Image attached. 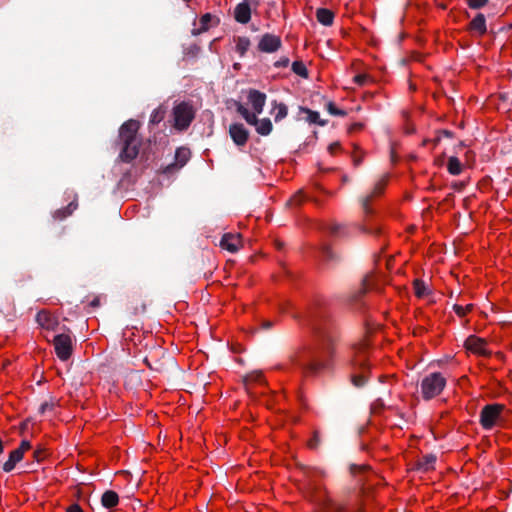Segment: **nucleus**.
Returning <instances> with one entry per match:
<instances>
[{"instance_id": "1", "label": "nucleus", "mask_w": 512, "mask_h": 512, "mask_svg": "<svg viewBox=\"0 0 512 512\" xmlns=\"http://www.w3.org/2000/svg\"><path fill=\"white\" fill-rule=\"evenodd\" d=\"M314 336L313 347H303L289 355L291 364L309 376H316L330 367L339 333L332 324H325L314 328Z\"/></svg>"}, {"instance_id": "2", "label": "nucleus", "mask_w": 512, "mask_h": 512, "mask_svg": "<svg viewBox=\"0 0 512 512\" xmlns=\"http://www.w3.org/2000/svg\"><path fill=\"white\" fill-rule=\"evenodd\" d=\"M140 123L137 120L130 119L124 122L119 129V139L122 143L120 159L123 162H131L139 154L141 141L137 137Z\"/></svg>"}, {"instance_id": "3", "label": "nucleus", "mask_w": 512, "mask_h": 512, "mask_svg": "<svg viewBox=\"0 0 512 512\" xmlns=\"http://www.w3.org/2000/svg\"><path fill=\"white\" fill-rule=\"evenodd\" d=\"M367 343L362 341L358 344L353 345V355L351 356L349 363L354 370H361L360 374H354L351 376V381L355 387H363L367 382L366 370L369 369L367 363Z\"/></svg>"}, {"instance_id": "4", "label": "nucleus", "mask_w": 512, "mask_h": 512, "mask_svg": "<svg viewBox=\"0 0 512 512\" xmlns=\"http://www.w3.org/2000/svg\"><path fill=\"white\" fill-rule=\"evenodd\" d=\"M446 386V379L440 372L425 376L421 382V393L425 400L438 396Z\"/></svg>"}, {"instance_id": "5", "label": "nucleus", "mask_w": 512, "mask_h": 512, "mask_svg": "<svg viewBox=\"0 0 512 512\" xmlns=\"http://www.w3.org/2000/svg\"><path fill=\"white\" fill-rule=\"evenodd\" d=\"M195 117V111L188 102H181L173 108L174 127L177 130H186Z\"/></svg>"}, {"instance_id": "6", "label": "nucleus", "mask_w": 512, "mask_h": 512, "mask_svg": "<svg viewBox=\"0 0 512 512\" xmlns=\"http://www.w3.org/2000/svg\"><path fill=\"white\" fill-rule=\"evenodd\" d=\"M504 409L505 406L503 404L495 403L485 405L480 411L479 421L481 426L486 430L492 429Z\"/></svg>"}, {"instance_id": "7", "label": "nucleus", "mask_w": 512, "mask_h": 512, "mask_svg": "<svg viewBox=\"0 0 512 512\" xmlns=\"http://www.w3.org/2000/svg\"><path fill=\"white\" fill-rule=\"evenodd\" d=\"M53 345L55 353L61 361H67L71 357L73 344L69 334L61 333L54 336Z\"/></svg>"}, {"instance_id": "8", "label": "nucleus", "mask_w": 512, "mask_h": 512, "mask_svg": "<svg viewBox=\"0 0 512 512\" xmlns=\"http://www.w3.org/2000/svg\"><path fill=\"white\" fill-rule=\"evenodd\" d=\"M320 253L323 262L328 268L334 269L343 262V256L339 252L333 250L329 244H322L320 247Z\"/></svg>"}, {"instance_id": "9", "label": "nucleus", "mask_w": 512, "mask_h": 512, "mask_svg": "<svg viewBox=\"0 0 512 512\" xmlns=\"http://www.w3.org/2000/svg\"><path fill=\"white\" fill-rule=\"evenodd\" d=\"M282 46V41L279 36L274 34H264L258 43V50L264 53H273L278 51Z\"/></svg>"}, {"instance_id": "10", "label": "nucleus", "mask_w": 512, "mask_h": 512, "mask_svg": "<svg viewBox=\"0 0 512 512\" xmlns=\"http://www.w3.org/2000/svg\"><path fill=\"white\" fill-rule=\"evenodd\" d=\"M190 158V150L186 147H179L175 151V161L167 165L164 169L165 173H172L182 168Z\"/></svg>"}, {"instance_id": "11", "label": "nucleus", "mask_w": 512, "mask_h": 512, "mask_svg": "<svg viewBox=\"0 0 512 512\" xmlns=\"http://www.w3.org/2000/svg\"><path fill=\"white\" fill-rule=\"evenodd\" d=\"M229 135L237 146H244L249 138V131L241 123H233L229 126Z\"/></svg>"}, {"instance_id": "12", "label": "nucleus", "mask_w": 512, "mask_h": 512, "mask_svg": "<svg viewBox=\"0 0 512 512\" xmlns=\"http://www.w3.org/2000/svg\"><path fill=\"white\" fill-rule=\"evenodd\" d=\"M247 98L254 110L253 114L256 116L261 114L266 103V94L256 89H250Z\"/></svg>"}, {"instance_id": "13", "label": "nucleus", "mask_w": 512, "mask_h": 512, "mask_svg": "<svg viewBox=\"0 0 512 512\" xmlns=\"http://www.w3.org/2000/svg\"><path fill=\"white\" fill-rule=\"evenodd\" d=\"M464 346L467 350L479 355L488 356L490 354L485 347L486 341L474 335L469 336L465 340Z\"/></svg>"}, {"instance_id": "14", "label": "nucleus", "mask_w": 512, "mask_h": 512, "mask_svg": "<svg viewBox=\"0 0 512 512\" xmlns=\"http://www.w3.org/2000/svg\"><path fill=\"white\" fill-rule=\"evenodd\" d=\"M36 322L44 329L55 331L59 326L58 320L48 311L41 310L36 315Z\"/></svg>"}, {"instance_id": "15", "label": "nucleus", "mask_w": 512, "mask_h": 512, "mask_svg": "<svg viewBox=\"0 0 512 512\" xmlns=\"http://www.w3.org/2000/svg\"><path fill=\"white\" fill-rule=\"evenodd\" d=\"M220 246L231 253H235L241 246V236L239 234L226 233L222 236Z\"/></svg>"}, {"instance_id": "16", "label": "nucleus", "mask_w": 512, "mask_h": 512, "mask_svg": "<svg viewBox=\"0 0 512 512\" xmlns=\"http://www.w3.org/2000/svg\"><path fill=\"white\" fill-rule=\"evenodd\" d=\"M251 7L246 1L236 5L234 9V18L238 23L247 24L251 19Z\"/></svg>"}, {"instance_id": "17", "label": "nucleus", "mask_w": 512, "mask_h": 512, "mask_svg": "<svg viewBox=\"0 0 512 512\" xmlns=\"http://www.w3.org/2000/svg\"><path fill=\"white\" fill-rule=\"evenodd\" d=\"M318 512H362L358 509H350L344 504L335 502L331 499L324 501Z\"/></svg>"}, {"instance_id": "18", "label": "nucleus", "mask_w": 512, "mask_h": 512, "mask_svg": "<svg viewBox=\"0 0 512 512\" xmlns=\"http://www.w3.org/2000/svg\"><path fill=\"white\" fill-rule=\"evenodd\" d=\"M385 184H386L385 179H382V180L378 181L375 184L373 191L369 195L363 196L360 199L362 209L364 210V212L366 214H369L371 212V210L369 208L370 201L372 200V198L374 196L380 195L383 192Z\"/></svg>"}, {"instance_id": "19", "label": "nucleus", "mask_w": 512, "mask_h": 512, "mask_svg": "<svg viewBox=\"0 0 512 512\" xmlns=\"http://www.w3.org/2000/svg\"><path fill=\"white\" fill-rule=\"evenodd\" d=\"M468 30L479 35H484L487 32L486 18L484 14L478 13L469 23Z\"/></svg>"}, {"instance_id": "20", "label": "nucleus", "mask_w": 512, "mask_h": 512, "mask_svg": "<svg viewBox=\"0 0 512 512\" xmlns=\"http://www.w3.org/2000/svg\"><path fill=\"white\" fill-rule=\"evenodd\" d=\"M23 459V455L20 450H13L9 453L8 460L3 464L2 469L4 472H11L17 463Z\"/></svg>"}, {"instance_id": "21", "label": "nucleus", "mask_w": 512, "mask_h": 512, "mask_svg": "<svg viewBox=\"0 0 512 512\" xmlns=\"http://www.w3.org/2000/svg\"><path fill=\"white\" fill-rule=\"evenodd\" d=\"M77 202L72 201L66 207L54 211L52 217L55 221H61L70 216L77 209Z\"/></svg>"}, {"instance_id": "22", "label": "nucleus", "mask_w": 512, "mask_h": 512, "mask_svg": "<svg viewBox=\"0 0 512 512\" xmlns=\"http://www.w3.org/2000/svg\"><path fill=\"white\" fill-rule=\"evenodd\" d=\"M249 125L255 126L257 133L262 136L269 135L273 128L272 122L269 118H263V119L259 120L256 117V122L250 123Z\"/></svg>"}, {"instance_id": "23", "label": "nucleus", "mask_w": 512, "mask_h": 512, "mask_svg": "<svg viewBox=\"0 0 512 512\" xmlns=\"http://www.w3.org/2000/svg\"><path fill=\"white\" fill-rule=\"evenodd\" d=\"M316 18L322 25L331 26L334 21V13L327 8H318L316 10Z\"/></svg>"}, {"instance_id": "24", "label": "nucleus", "mask_w": 512, "mask_h": 512, "mask_svg": "<svg viewBox=\"0 0 512 512\" xmlns=\"http://www.w3.org/2000/svg\"><path fill=\"white\" fill-rule=\"evenodd\" d=\"M436 456L434 454H426L421 459L418 460L416 466L418 470L421 471H429L434 469V465L436 463Z\"/></svg>"}, {"instance_id": "25", "label": "nucleus", "mask_w": 512, "mask_h": 512, "mask_svg": "<svg viewBox=\"0 0 512 512\" xmlns=\"http://www.w3.org/2000/svg\"><path fill=\"white\" fill-rule=\"evenodd\" d=\"M119 502V496L115 491L107 490L101 497V503L105 508H113Z\"/></svg>"}, {"instance_id": "26", "label": "nucleus", "mask_w": 512, "mask_h": 512, "mask_svg": "<svg viewBox=\"0 0 512 512\" xmlns=\"http://www.w3.org/2000/svg\"><path fill=\"white\" fill-rule=\"evenodd\" d=\"M299 111L300 113H304L307 115L306 121H308L311 124H318L320 126H324L327 123V121L320 119V115L317 111H313L309 108L302 106L299 107Z\"/></svg>"}, {"instance_id": "27", "label": "nucleus", "mask_w": 512, "mask_h": 512, "mask_svg": "<svg viewBox=\"0 0 512 512\" xmlns=\"http://www.w3.org/2000/svg\"><path fill=\"white\" fill-rule=\"evenodd\" d=\"M166 112L167 107H165L164 105H160L156 109H154L150 115L149 125L159 124L165 118Z\"/></svg>"}, {"instance_id": "28", "label": "nucleus", "mask_w": 512, "mask_h": 512, "mask_svg": "<svg viewBox=\"0 0 512 512\" xmlns=\"http://www.w3.org/2000/svg\"><path fill=\"white\" fill-rule=\"evenodd\" d=\"M236 111L245 119V121L250 123L256 122V115L251 113L241 102L235 101Z\"/></svg>"}, {"instance_id": "29", "label": "nucleus", "mask_w": 512, "mask_h": 512, "mask_svg": "<svg viewBox=\"0 0 512 512\" xmlns=\"http://www.w3.org/2000/svg\"><path fill=\"white\" fill-rule=\"evenodd\" d=\"M462 164L456 156L448 159L447 170L451 175H459L462 172Z\"/></svg>"}, {"instance_id": "30", "label": "nucleus", "mask_w": 512, "mask_h": 512, "mask_svg": "<svg viewBox=\"0 0 512 512\" xmlns=\"http://www.w3.org/2000/svg\"><path fill=\"white\" fill-rule=\"evenodd\" d=\"M128 310L130 311V314H132V315L142 314V313H145V311H146V305L141 299L135 298L130 302V306L128 307Z\"/></svg>"}, {"instance_id": "31", "label": "nucleus", "mask_w": 512, "mask_h": 512, "mask_svg": "<svg viewBox=\"0 0 512 512\" xmlns=\"http://www.w3.org/2000/svg\"><path fill=\"white\" fill-rule=\"evenodd\" d=\"M250 39L248 37H238L236 42V51L240 56H244V54L248 51L250 47Z\"/></svg>"}, {"instance_id": "32", "label": "nucleus", "mask_w": 512, "mask_h": 512, "mask_svg": "<svg viewBox=\"0 0 512 512\" xmlns=\"http://www.w3.org/2000/svg\"><path fill=\"white\" fill-rule=\"evenodd\" d=\"M415 294L419 298H423L428 293V288L423 280L415 279L413 282Z\"/></svg>"}, {"instance_id": "33", "label": "nucleus", "mask_w": 512, "mask_h": 512, "mask_svg": "<svg viewBox=\"0 0 512 512\" xmlns=\"http://www.w3.org/2000/svg\"><path fill=\"white\" fill-rule=\"evenodd\" d=\"M212 20V15L210 13H206L204 14L201 18H200V23H201V27L200 29L198 30H193L192 33L194 35H198L200 34L201 32H204V31H207L209 29V23L210 21Z\"/></svg>"}, {"instance_id": "34", "label": "nucleus", "mask_w": 512, "mask_h": 512, "mask_svg": "<svg viewBox=\"0 0 512 512\" xmlns=\"http://www.w3.org/2000/svg\"><path fill=\"white\" fill-rule=\"evenodd\" d=\"M292 71L303 78L308 77V70L302 61H294L292 63Z\"/></svg>"}, {"instance_id": "35", "label": "nucleus", "mask_w": 512, "mask_h": 512, "mask_svg": "<svg viewBox=\"0 0 512 512\" xmlns=\"http://www.w3.org/2000/svg\"><path fill=\"white\" fill-rule=\"evenodd\" d=\"M326 230L335 237L342 236L345 231V226L338 223H332L326 226Z\"/></svg>"}, {"instance_id": "36", "label": "nucleus", "mask_w": 512, "mask_h": 512, "mask_svg": "<svg viewBox=\"0 0 512 512\" xmlns=\"http://www.w3.org/2000/svg\"><path fill=\"white\" fill-rule=\"evenodd\" d=\"M275 108H277V113L274 117L275 122H279L282 119H284L288 114V108L284 103L277 104L276 101H274Z\"/></svg>"}, {"instance_id": "37", "label": "nucleus", "mask_w": 512, "mask_h": 512, "mask_svg": "<svg viewBox=\"0 0 512 512\" xmlns=\"http://www.w3.org/2000/svg\"><path fill=\"white\" fill-rule=\"evenodd\" d=\"M262 381V373L261 372H252L247 374L244 377V382L246 385L254 382H261Z\"/></svg>"}, {"instance_id": "38", "label": "nucleus", "mask_w": 512, "mask_h": 512, "mask_svg": "<svg viewBox=\"0 0 512 512\" xmlns=\"http://www.w3.org/2000/svg\"><path fill=\"white\" fill-rule=\"evenodd\" d=\"M369 466L366 465V464H361V465H358V464H350L349 466V472L352 474V475H357V474H360V473H364L365 471L369 470Z\"/></svg>"}, {"instance_id": "39", "label": "nucleus", "mask_w": 512, "mask_h": 512, "mask_svg": "<svg viewBox=\"0 0 512 512\" xmlns=\"http://www.w3.org/2000/svg\"><path fill=\"white\" fill-rule=\"evenodd\" d=\"M326 107H327L328 112L331 115L343 117L347 114L346 111L337 108L336 105L331 101L327 103Z\"/></svg>"}, {"instance_id": "40", "label": "nucleus", "mask_w": 512, "mask_h": 512, "mask_svg": "<svg viewBox=\"0 0 512 512\" xmlns=\"http://www.w3.org/2000/svg\"><path fill=\"white\" fill-rule=\"evenodd\" d=\"M321 444V438L318 431H314L312 438L308 441V447L316 450Z\"/></svg>"}, {"instance_id": "41", "label": "nucleus", "mask_w": 512, "mask_h": 512, "mask_svg": "<svg viewBox=\"0 0 512 512\" xmlns=\"http://www.w3.org/2000/svg\"><path fill=\"white\" fill-rule=\"evenodd\" d=\"M472 308H473V305H472V304H468V305H466V306H461V305L455 304V305L453 306V309H454L455 313H456L458 316H460V317H462V316L466 315V313H467V312H469V311H471V310H472Z\"/></svg>"}, {"instance_id": "42", "label": "nucleus", "mask_w": 512, "mask_h": 512, "mask_svg": "<svg viewBox=\"0 0 512 512\" xmlns=\"http://www.w3.org/2000/svg\"><path fill=\"white\" fill-rule=\"evenodd\" d=\"M489 0H467L466 3L471 9H480L487 5Z\"/></svg>"}, {"instance_id": "43", "label": "nucleus", "mask_w": 512, "mask_h": 512, "mask_svg": "<svg viewBox=\"0 0 512 512\" xmlns=\"http://www.w3.org/2000/svg\"><path fill=\"white\" fill-rule=\"evenodd\" d=\"M354 82L360 86H363L366 84L368 80V76L366 74H358L354 77Z\"/></svg>"}, {"instance_id": "44", "label": "nucleus", "mask_w": 512, "mask_h": 512, "mask_svg": "<svg viewBox=\"0 0 512 512\" xmlns=\"http://www.w3.org/2000/svg\"><path fill=\"white\" fill-rule=\"evenodd\" d=\"M54 408V403L53 402H44L40 405L39 407V413L40 414H44L46 411L48 410H52Z\"/></svg>"}, {"instance_id": "45", "label": "nucleus", "mask_w": 512, "mask_h": 512, "mask_svg": "<svg viewBox=\"0 0 512 512\" xmlns=\"http://www.w3.org/2000/svg\"><path fill=\"white\" fill-rule=\"evenodd\" d=\"M289 63H290L289 58H287V57H281L278 61H276V62L274 63V66H275L276 68H284V67H287V66L289 65Z\"/></svg>"}, {"instance_id": "46", "label": "nucleus", "mask_w": 512, "mask_h": 512, "mask_svg": "<svg viewBox=\"0 0 512 512\" xmlns=\"http://www.w3.org/2000/svg\"><path fill=\"white\" fill-rule=\"evenodd\" d=\"M303 200V197L301 196V192H298L297 194H295L289 201H288V205H294V204H300Z\"/></svg>"}, {"instance_id": "47", "label": "nucleus", "mask_w": 512, "mask_h": 512, "mask_svg": "<svg viewBox=\"0 0 512 512\" xmlns=\"http://www.w3.org/2000/svg\"><path fill=\"white\" fill-rule=\"evenodd\" d=\"M31 448V443L28 440H23L16 450H20L21 454L24 455V452Z\"/></svg>"}, {"instance_id": "48", "label": "nucleus", "mask_w": 512, "mask_h": 512, "mask_svg": "<svg viewBox=\"0 0 512 512\" xmlns=\"http://www.w3.org/2000/svg\"><path fill=\"white\" fill-rule=\"evenodd\" d=\"M66 512H84L79 504L73 503L66 508Z\"/></svg>"}, {"instance_id": "49", "label": "nucleus", "mask_w": 512, "mask_h": 512, "mask_svg": "<svg viewBox=\"0 0 512 512\" xmlns=\"http://www.w3.org/2000/svg\"><path fill=\"white\" fill-rule=\"evenodd\" d=\"M44 453L45 451L43 449H37L33 452V458L37 461V462H40L43 457H44Z\"/></svg>"}, {"instance_id": "50", "label": "nucleus", "mask_w": 512, "mask_h": 512, "mask_svg": "<svg viewBox=\"0 0 512 512\" xmlns=\"http://www.w3.org/2000/svg\"><path fill=\"white\" fill-rule=\"evenodd\" d=\"M437 133L441 136H444V137H447V138H453L454 137V133L450 130H446V129H443V130H439L437 131Z\"/></svg>"}, {"instance_id": "51", "label": "nucleus", "mask_w": 512, "mask_h": 512, "mask_svg": "<svg viewBox=\"0 0 512 512\" xmlns=\"http://www.w3.org/2000/svg\"><path fill=\"white\" fill-rule=\"evenodd\" d=\"M362 285H363V287L359 290L358 294L356 295L357 298L362 296V295H364L366 293V291H367V288H366V286H367V277H365L363 279Z\"/></svg>"}, {"instance_id": "52", "label": "nucleus", "mask_w": 512, "mask_h": 512, "mask_svg": "<svg viewBox=\"0 0 512 512\" xmlns=\"http://www.w3.org/2000/svg\"><path fill=\"white\" fill-rule=\"evenodd\" d=\"M340 148L339 142L331 143L328 147V150L331 154L335 153Z\"/></svg>"}, {"instance_id": "53", "label": "nucleus", "mask_w": 512, "mask_h": 512, "mask_svg": "<svg viewBox=\"0 0 512 512\" xmlns=\"http://www.w3.org/2000/svg\"><path fill=\"white\" fill-rule=\"evenodd\" d=\"M465 187V183L462 181L454 182L452 188L456 191H461Z\"/></svg>"}, {"instance_id": "54", "label": "nucleus", "mask_w": 512, "mask_h": 512, "mask_svg": "<svg viewBox=\"0 0 512 512\" xmlns=\"http://www.w3.org/2000/svg\"><path fill=\"white\" fill-rule=\"evenodd\" d=\"M143 362L145 363V365H146L149 369H154V370H159V369H160V367H158V366H153V365L151 364V362H150V360H149V358H148V357H145V358H144V360H143Z\"/></svg>"}, {"instance_id": "55", "label": "nucleus", "mask_w": 512, "mask_h": 512, "mask_svg": "<svg viewBox=\"0 0 512 512\" xmlns=\"http://www.w3.org/2000/svg\"><path fill=\"white\" fill-rule=\"evenodd\" d=\"M100 305V299L99 297H95L91 302H90V306L93 307V308H97L99 307Z\"/></svg>"}, {"instance_id": "56", "label": "nucleus", "mask_w": 512, "mask_h": 512, "mask_svg": "<svg viewBox=\"0 0 512 512\" xmlns=\"http://www.w3.org/2000/svg\"><path fill=\"white\" fill-rule=\"evenodd\" d=\"M363 125L361 123H354L351 127H350V131H357V130H360L362 129Z\"/></svg>"}, {"instance_id": "57", "label": "nucleus", "mask_w": 512, "mask_h": 512, "mask_svg": "<svg viewBox=\"0 0 512 512\" xmlns=\"http://www.w3.org/2000/svg\"><path fill=\"white\" fill-rule=\"evenodd\" d=\"M272 326H273V322L269 321V320L263 321V323H262V327L264 329H270Z\"/></svg>"}, {"instance_id": "58", "label": "nucleus", "mask_w": 512, "mask_h": 512, "mask_svg": "<svg viewBox=\"0 0 512 512\" xmlns=\"http://www.w3.org/2000/svg\"><path fill=\"white\" fill-rule=\"evenodd\" d=\"M362 231L365 232V233L374 234V233H378L379 232V228L367 229V228L363 227Z\"/></svg>"}, {"instance_id": "59", "label": "nucleus", "mask_w": 512, "mask_h": 512, "mask_svg": "<svg viewBox=\"0 0 512 512\" xmlns=\"http://www.w3.org/2000/svg\"><path fill=\"white\" fill-rule=\"evenodd\" d=\"M440 139H441V138H440V135L438 134V136H437V137H435V138L432 140V142H433L434 146L438 145V143L440 142Z\"/></svg>"}, {"instance_id": "60", "label": "nucleus", "mask_w": 512, "mask_h": 512, "mask_svg": "<svg viewBox=\"0 0 512 512\" xmlns=\"http://www.w3.org/2000/svg\"><path fill=\"white\" fill-rule=\"evenodd\" d=\"M361 162H362V159H361V158H354V164H355L356 166L360 165V164H361Z\"/></svg>"}, {"instance_id": "61", "label": "nucleus", "mask_w": 512, "mask_h": 512, "mask_svg": "<svg viewBox=\"0 0 512 512\" xmlns=\"http://www.w3.org/2000/svg\"><path fill=\"white\" fill-rule=\"evenodd\" d=\"M155 353H156V354L164 355V354H165V351H164V350H162L161 348H159V349H157V350L155 351Z\"/></svg>"}, {"instance_id": "62", "label": "nucleus", "mask_w": 512, "mask_h": 512, "mask_svg": "<svg viewBox=\"0 0 512 512\" xmlns=\"http://www.w3.org/2000/svg\"><path fill=\"white\" fill-rule=\"evenodd\" d=\"M3 451H4V446H3L2 440L0 439V454H2Z\"/></svg>"}, {"instance_id": "63", "label": "nucleus", "mask_w": 512, "mask_h": 512, "mask_svg": "<svg viewBox=\"0 0 512 512\" xmlns=\"http://www.w3.org/2000/svg\"><path fill=\"white\" fill-rule=\"evenodd\" d=\"M276 245H277V248H278V249H281V248L283 247V245H284V244H283L282 242H277V244H276Z\"/></svg>"}, {"instance_id": "64", "label": "nucleus", "mask_w": 512, "mask_h": 512, "mask_svg": "<svg viewBox=\"0 0 512 512\" xmlns=\"http://www.w3.org/2000/svg\"><path fill=\"white\" fill-rule=\"evenodd\" d=\"M459 146H460V147H465L464 142H460V143H459Z\"/></svg>"}]
</instances>
